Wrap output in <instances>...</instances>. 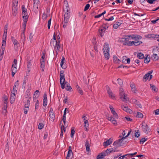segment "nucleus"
<instances>
[{
	"instance_id": "7ed1b4c3",
	"label": "nucleus",
	"mask_w": 159,
	"mask_h": 159,
	"mask_svg": "<svg viewBox=\"0 0 159 159\" xmlns=\"http://www.w3.org/2000/svg\"><path fill=\"white\" fill-rule=\"evenodd\" d=\"M22 15L24 19L23 23H25V24H26L28 18V16L27 13V10L25 9L24 5L22 6Z\"/></svg>"
},
{
	"instance_id": "7c9ffc66",
	"label": "nucleus",
	"mask_w": 159,
	"mask_h": 159,
	"mask_svg": "<svg viewBox=\"0 0 159 159\" xmlns=\"http://www.w3.org/2000/svg\"><path fill=\"white\" fill-rule=\"evenodd\" d=\"M5 50V48H1V49L0 50V61H1L3 58Z\"/></svg>"
},
{
	"instance_id": "a18cd8bd",
	"label": "nucleus",
	"mask_w": 159,
	"mask_h": 159,
	"mask_svg": "<svg viewBox=\"0 0 159 159\" xmlns=\"http://www.w3.org/2000/svg\"><path fill=\"white\" fill-rule=\"evenodd\" d=\"M150 88L153 91L156 92L157 91V89H156V87L153 85L150 84Z\"/></svg>"
},
{
	"instance_id": "b1692460",
	"label": "nucleus",
	"mask_w": 159,
	"mask_h": 159,
	"mask_svg": "<svg viewBox=\"0 0 159 159\" xmlns=\"http://www.w3.org/2000/svg\"><path fill=\"white\" fill-rule=\"evenodd\" d=\"M16 98L15 94L12 93L10 97V103L12 104L14 102Z\"/></svg>"
},
{
	"instance_id": "c756f323",
	"label": "nucleus",
	"mask_w": 159,
	"mask_h": 159,
	"mask_svg": "<svg viewBox=\"0 0 159 159\" xmlns=\"http://www.w3.org/2000/svg\"><path fill=\"white\" fill-rule=\"evenodd\" d=\"M159 35L157 34H150L148 35V37L149 38L155 39V38H158Z\"/></svg>"
},
{
	"instance_id": "5fc2aeb1",
	"label": "nucleus",
	"mask_w": 159,
	"mask_h": 159,
	"mask_svg": "<svg viewBox=\"0 0 159 159\" xmlns=\"http://www.w3.org/2000/svg\"><path fill=\"white\" fill-rule=\"evenodd\" d=\"M140 135L139 132V130H138L137 132L135 131L134 133V136L135 137L138 138Z\"/></svg>"
},
{
	"instance_id": "a19ab883",
	"label": "nucleus",
	"mask_w": 159,
	"mask_h": 159,
	"mask_svg": "<svg viewBox=\"0 0 159 159\" xmlns=\"http://www.w3.org/2000/svg\"><path fill=\"white\" fill-rule=\"evenodd\" d=\"M138 58L140 59H142L144 58V56L143 54L142 53H139L137 55Z\"/></svg>"
},
{
	"instance_id": "2eb2a0df",
	"label": "nucleus",
	"mask_w": 159,
	"mask_h": 159,
	"mask_svg": "<svg viewBox=\"0 0 159 159\" xmlns=\"http://www.w3.org/2000/svg\"><path fill=\"white\" fill-rule=\"evenodd\" d=\"M26 24H25V23H23L22 26H23V30H22V32L21 33V39H23V40L24 41L25 40V28H26Z\"/></svg>"
},
{
	"instance_id": "6ab92c4d",
	"label": "nucleus",
	"mask_w": 159,
	"mask_h": 159,
	"mask_svg": "<svg viewBox=\"0 0 159 159\" xmlns=\"http://www.w3.org/2000/svg\"><path fill=\"white\" fill-rule=\"evenodd\" d=\"M121 108L125 111L128 113H130L132 111L127 106H125L124 105H121Z\"/></svg>"
},
{
	"instance_id": "79ce46f5",
	"label": "nucleus",
	"mask_w": 159,
	"mask_h": 159,
	"mask_svg": "<svg viewBox=\"0 0 159 159\" xmlns=\"http://www.w3.org/2000/svg\"><path fill=\"white\" fill-rule=\"evenodd\" d=\"M125 42H124L123 43V44L124 45H127L126 44H127L129 42H131L132 41H129V39L128 37H125Z\"/></svg>"
},
{
	"instance_id": "37998d69",
	"label": "nucleus",
	"mask_w": 159,
	"mask_h": 159,
	"mask_svg": "<svg viewBox=\"0 0 159 159\" xmlns=\"http://www.w3.org/2000/svg\"><path fill=\"white\" fill-rule=\"evenodd\" d=\"M113 61L116 63H119L120 61V60L117 58L116 56H113Z\"/></svg>"
},
{
	"instance_id": "f704fd0d",
	"label": "nucleus",
	"mask_w": 159,
	"mask_h": 159,
	"mask_svg": "<svg viewBox=\"0 0 159 159\" xmlns=\"http://www.w3.org/2000/svg\"><path fill=\"white\" fill-rule=\"evenodd\" d=\"M123 139H122V138L121 139H120L118 140H117L115 141L113 143V145L114 146H115V145H116L117 144L119 143L120 142H121V143L122 142V140Z\"/></svg>"
},
{
	"instance_id": "69168bd1",
	"label": "nucleus",
	"mask_w": 159,
	"mask_h": 159,
	"mask_svg": "<svg viewBox=\"0 0 159 159\" xmlns=\"http://www.w3.org/2000/svg\"><path fill=\"white\" fill-rule=\"evenodd\" d=\"M147 139H146L145 138H143L140 141V143L143 144L144 142H145L146 141H147Z\"/></svg>"
},
{
	"instance_id": "3c124183",
	"label": "nucleus",
	"mask_w": 159,
	"mask_h": 159,
	"mask_svg": "<svg viewBox=\"0 0 159 159\" xmlns=\"http://www.w3.org/2000/svg\"><path fill=\"white\" fill-rule=\"evenodd\" d=\"M25 98L28 99H29L30 98V99L31 97L30 95V93L29 92H27L25 93Z\"/></svg>"
},
{
	"instance_id": "4c0bfd02",
	"label": "nucleus",
	"mask_w": 159,
	"mask_h": 159,
	"mask_svg": "<svg viewBox=\"0 0 159 159\" xmlns=\"http://www.w3.org/2000/svg\"><path fill=\"white\" fill-rule=\"evenodd\" d=\"M137 114L136 115V117L139 118H142L143 117V114L141 112H137L135 113V114Z\"/></svg>"
},
{
	"instance_id": "39448f33",
	"label": "nucleus",
	"mask_w": 159,
	"mask_h": 159,
	"mask_svg": "<svg viewBox=\"0 0 159 159\" xmlns=\"http://www.w3.org/2000/svg\"><path fill=\"white\" fill-rule=\"evenodd\" d=\"M70 14L68 13H65L64 15V24L63 27L65 28L66 27L68 22L69 21L70 17Z\"/></svg>"
},
{
	"instance_id": "4d7b16f0",
	"label": "nucleus",
	"mask_w": 159,
	"mask_h": 159,
	"mask_svg": "<svg viewBox=\"0 0 159 159\" xmlns=\"http://www.w3.org/2000/svg\"><path fill=\"white\" fill-rule=\"evenodd\" d=\"M98 155H100V156L102 159L105 156H107V154H106V153L104 152H103L101 153H100Z\"/></svg>"
},
{
	"instance_id": "49530a36",
	"label": "nucleus",
	"mask_w": 159,
	"mask_h": 159,
	"mask_svg": "<svg viewBox=\"0 0 159 159\" xmlns=\"http://www.w3.org/2000/svg\"><path fill=\"white\" fill-rule=\"evenodd\" d=\"M36 103L35 104V111H36V109H38L39 107V101L38 100H36Z\"/></svg>"
},
{
	"instance_id": "f257e3e1",
	"label": "nucleus",
	"mask_w": 159,
	"mask_h": 159,
	"mask_svg": "<svg viewBox=\"0 0 159 159\" xmlns=\"http://www.w3.org/2000/svg\"><path fill=\"white\" fill-rule=\"evenodd\" d=\"M109 47L108 44L105 43L103 46L102 50L104 53L105 58L107 60L109 58Z\"/></svg>"
},
{
	"instance_id": "5701e85b",
	"label": "nucleus",
	"mask_w": 159,
	"mask_h": 159,
	"mask_svg": "<svg viewBox=\"0 0 159 159\" xmlns=\"http://www.w3.org/2000/svg\"><path fill=\"white\" fill-rule=\"evenodd\" d=\"M57 41L55 34H54L53 35V39H52L50 42V44L51 46H54L55 43H57Z\"/></svg>"
},
{
	"instance_id": "052dcab7",
	"label": "nucleus",
	"mask_w": 159,
	"mask_h": 159,
	"mask_svg": "<svg viewBox=\"0 0 159 159\" xmlns=\"http://www.w3.org/2000/svg\"><path fill=\"white\" fill-rule=\"evenodd\" d=\"M34 36V34L32 33H30V42H31L33 40V37Z\"/></svg>"
},
{
	"instance_id": "393cba45",
	"label": "nucleus",
	"mask_w": 159,
	"mask_h": 159,
	"mask_svg": "<svg viewBox=\"0 0 159 159\" xmlns=\"http://www.w3.org/2000/svg\"><path fill=\"white\" fill-rule=\"evenodd\" d=\"M61 85V87L62 89H63L65 88V85L66 84V83L65 82V78H63L61 80V82L60 83Z\"/></svg>"
},
{
	"instance_id": "72a5a7b5",
	"label": "nucleus",
	"mask_w": 159,
	"mask_h": 159,
	"mask_svg": "<svg viewBox=\"0 0 159 159\" xmlns=\"http://www.w3.org/2000/svg\"><path fill=\"white\" fill-rule=\"evenodd\" d=\"M66 90L67 91L71 92L72 91V89L71 87L70 86L69 84H66V86L65 88Z\"/></svg>"
},
{
	"instance_id": "bf43d9fd",
	"label": "nucleus",
	"mask_w": 159,
	"mask_h": 159,
	"mask_svg": "<svg viewBox=\"0 0 159 159\" xmlns=\"http://www.w3.org/2000/svg\"><path fill=\"white\" fill-rule=\"evenodd\" d=\"M60 83H61V80L62 79H63V78H65V75H64V73L60 74Z\"/></svg>"
},
{
	"instance_id": "dca6fc26",
	"label": "nucleus",
	"mask_w": 159,
	"mask_h": 159,
	"mask_svg": "<svg viewBox=\"0 0 159 159\" xmlns=\"http://www.w3.org/2000/svg\"><path fill=\"white\" fill-rule=\"evenodd\" d=\"M107 119L111 121V122L115 125H117V122L113 118L112 116H107Z\"/></svg>"
},
{
	"instance_id": "1a4fd4ad",
	"label": "nucleus",
	"mask_w": 159,
	"mask_h": 159,
	"mask_svg": "<svg viewBox=\"0 0 159 159\" xmlns=\"http://www.w3.org/2000/svg\"><path fill=\"white\" fill-rule=\"evenodd\" d=\"M132 41L131 42H129L127 43V45L128 46H131L134 45L135 46H138L141 44L143 42L141 41L136 40Z\"/></svg>"
},
{
	"instance_id": "4be33fe9",
	"label": "nucleus",
	"mask_w": 159,
	"mask_h": 159,
	"mask_svg": "<svg viewBox=\"0 0 159 159\" xmlns=\"http://www.w3.org/2000/svg\"><path fill=\"white\" fill-rule=\"evenodd\" d=\"M40 92L38 90H36L34 94L33 98L34 100H35L36 98H38L40 96Z\"/></svg>"
},
{
	"instance_id": "6e6d98bb",
	"label": "nucleus",
	"mask_w": 159,
	"mask_h": 159,
	"mask_svg": "<svg viewBox=\"0 0 159 159\" xmlns=\"http://www.w3.org/2000/svg\"><path fill=\"white\" fill-rule=\"evenodd\" d=\"M47 17V16L46 14L44 12L42 15V19H43L45 20Z\"/></svg>"
},
{
	"instance_id": "9d476101",
	"label": "nucleus",
	"mask_w": 159,
	"mask_h": 159,
	"mask_svg": "<svg viewBox=\"0 0 159 159\" xmlns=\"http://www.w3.org/2000/svg\"><path fill=\"white\" fill-rule=\"evenodd\" d=\"M152 72L153 70H151L146 74L143 77V80H145V81H146L148 79H149V80H150L152 77V76L151 75Z\"/></svg>"
},
{
	"instance_id": "13d9d810",
	"label": "nucleus",
	"mask_w": 159,
	"mask_h": 159,
	"mask_svg": "<svg viewBox=\"0 0 159 159\" xmlns=\"http://www.w3.org/2000/svg\"><path fill=\"white\" fill-rule=\"evenodd\" d=\"M17 70L16 67V66H14V64H13L11 68V70L12 71L16 72Z\"/></svg>"
},
{
	"instance_id": "aec40b11",
	"label": "nucleus",
	"mask_w": 159,
	"mask_h": 159,
	"mask_svg": "<svg viewBox=\"0 0 159 159\" xmlns=\"http://www.w3.org/2000/svg\"><path fill=\"white\" fill-rule=\"evenodd\" d=\"M106 87L107 89V93L110 97L112 98H114L115 96L111 91L110 90L109 87L108 86H107Z\"/></svg>"
},
{
	"instance_id": "473e14b6",
	"label": "nucleus",
	"mask_w": 159,
	"mask_h": 159,
	"mask_svg": "<svg viewBox=\"0 0 159 159\" xmlns=\"http://www.w3.org/2000/svg\"><path fill=\"white\" fill-rule=\"evenodd\" d=\"M73 154L71 150L70 149L68 150V153L66 156V158L67 159H70L71 155Z\"/></svg>"
},
{
	"instance_id": "4468645a",
	"label": "nucleus",
	"mask_w": 159,
	"mask_h": 159,
	"mask_svg": "<svg viewBox=\"0 0 159 159\" xmlns=\"http://www.w3.org/2000/svg\"><path fill=\"white\" fill-rule=\"evenodd\" d=\"M64 4H65L66 8L64 9V11H66L65 13H68L69 14H70V9L69 7L68 3L67 1H65L64 2Z\"/></svg>"
},
{
	"instance_id": "a211bd4d",
	"label": "nucleus",
	"mask_w": 159,
	"mask_h": 159,
	"mask_svg": "<svg viewBox=\"0 0 159 159\" xmlns=\"http://www.w3.org/2000/svg\"><path fill=\"white\" fill-rule=\"evenodd\" d=\"M106 30V27H102L99 30V35L102 37L104 35V34Z\"/></svg>"
},
{
	"instance_id": "6e6552de",
	"label": "nucleus",
	"mask_w": 159,
	"mask_h": 159,
	"mask_svg": "<svg viewBox=\"0 0 159 159\" xmlns=\"http://www.w3.org/2000/svg\"><path fill=\"white\" fill-rule=\"evenodd\" d=\"M125 37H128L130 39L139 40L142 39V37L138 34L126 35Z\"/></svg>"
},
{
	"instance_id": "58836bf2",
	"label": "nucleus",
	"mask_w": 159,
	"mask_h": 159,
	"mask_svg": "<svg viewBox=\"0 0 159 159\" xmlns=\"http://www.w3.org/2000/svg\"><path fill=\"white\" fill-rule=\"evenodd\" d=\"M3 104H7L8 102L7 101L8 98L7 96H4L3 97Z\"/></svg>"
},
{
	"instance_id": "ddd939ff",
	"label": "nucleus",
	"mask_w": 159,
	"mask_h": 159,
	"mask_svg": "<svg viewBox=\"0 0 159 159\" xmlns=\"http://www.w3.org/2000/svg\"><path fill=\"white\" fill-rule=\"evenodd\" d=\"M60 40H58L57 43H55L54 49L56 50L57 54H58V51L60 50Z\"/></svg>"
},
{
	"instance_id": "20e7f679",
	"label": "nucleus",
	"mask_w": 159,
	"mask_h": 159,
	"mask_svg": "<svg viewBox=\"0 0 159 159\" xmlns=\"http://www.w3.org/2000/svg\"><path fill=\"white\" fill-rule=\"evenodd\" d=\"M22 15L24 19L23 23H25V24H26L28 18V16L27 13V10L25 9L24 5L22 6Z\"/></svg>"
},
{
	"instance_id": "0eeeda50",
	"label": "nucleus",
	"mask_w": 159,
	"mask_h": 159,
	"mask_svg": "<svg viewBox=\"0 0 159 159\" xmlns=\"http://www.w3.org/2000/svg\"><path fill=\"white\" fill-rule=\"evenodd\" d=\"M120 98L123 101L125 102L127 101V97L125 95V93L124 92L123 89L122 88H120L119 89Z\"/></svg>"
},
{
	"instance_id": "423d86ee",
	"label": "nucleus",
	"mask_w": 159,
	"mask_h": 159,
	"mask_svg": "<svg viewBox=\"0 0 159 159\" xmlns=\"http://www.w3.org/2000/svg\"><path fill=\"white\" fill-rule=\"evenodd\" d=\"M142 127L143 131L146 134H148L150 131L151 129L148 125L144 122H143L142 124Z\"/></svg>"
},
{
	"instance_id": "0e129e2a",
	"label": "nucleus",
	"mask_w": 159,
	"mask_h": 159,
	"mask_svg": "<svg viewBox=\"0 0 159 159\" xmlns=\"http://www.w3.org/2000/svg\"><path fill=\"white\" fill-rule=\"evenodd\" d=\"M90 4H87L85 7L84 8V11H86L90 7Z\"/></svg>"
},
{
	"instance_id": "8fccbe9b",
	"label": "nucleus",
	"mask_w": 159,
	"mask_h": 159,
	"mask_svg": "<svg viewBox=\"0 0 159 159\" xmlns=\"http://www.w3.org/2000/svg\"><path fill=\"white\" fill-rule=\"evenodd\" d=\"M150 60L149 57H145L144 59V62L146 63H148L149 62Z\"/></svg>"
},
{
	"instance_id": "de8ad7c7",
	"label": "nucleus",
	"mask_w": 159,
	"mask_h": 159,
	"mask_svg": "<svg viewBox=\"0 0 159 159\" xmlns=\"http://www.w3.org/2000/svg\"><path fill=\"white\" fill-rule=\"evenodd\" d=\"M74 128L72 127L71 128L70 136L71 138H73L75 133V131L74 130Z\"/></svg>"
},
{
	"instance_id": "680f3d73",
	"label": "nucleus",
	"mask_w": 159,
	"mask_h": 159,
	"mask_svg": "<svg viewBox=\"0 0 159 159\" xmlns=\"http://www.w3.org/2000/svg\"><path fill=\"white\" fill-rule=\"evenodd\" d=\"M44 126L43 124L42 123H39L38 126V128L40 129H42Z\"/></svg>"
},
{
	"instance_id": "a878e982",
	"label": "nucleus",
	"mask_w": 159,
	"mask_h": 159,
	"mask_svg": "<svg viewBox=\"0 0 159 159\" xmlns=\"http://www.w3.org/2000/svg\"><path fill=\"white\" fill-rule=\"evenodd\" d=\"M6 38H5V37H3V36H2V41L1 48H5Z\"/></svg>"
},
{
	"instance_id": "2f4dec72",
	"label": "nucleus",
	"mask_w": 159,
	"mask_h": 159,
	"mask_svg": "<svg viewBox=\"0 0 159 159\" xmlns=\"http://www.w3.org/2000/svg\"><path fill=\"white\" fill-rule=\"evenodd\" d=\"M76 88L78 93H79L81 95H83V91L82 90L81 88L78 86V84L76 85Z\"/></svg>"
},
{
	"instance_id": "603ef678",
	"label": "nucleus",
	"mask_w": 159,
	"mask_h": 159,
	"mask_svg": "<svg viewBox=\"0 0 159 159\" xmlns=\"http://www.w3.org/2000/svg\"><path fill=\"white\" fill-rule=\"evenodd\" d=\"M129 154H125V155H123L122 156L120 157L118 159H128L126 157V156H127L128 155H129Z\"/></svg>"
},
{
	"instance_id": "c85d7f7f",
	"label": "nucleus",
	"mask_w": 159,
	"mask_h": 159,
	"mask_svg": "<svg viewBox=\"0 0 159 159\" xmlns=\"http://www.w3.org/2000/svg\"><path fill=\"white\" fill-rule=\"evenodd\" d=\"M156 53L154 52V54H153L151 57L152 59L154 61H156L159 58L158 56L157 55V54H156L157 53Z\"/></svg>"
},
{
	"instance_id": "f8f14e48",
	"label": "nucleus",
	"mask_w": 159,
	"mask_h": 159,
	"mask_svg": "<svg viewBox=\"0 0 159 159\" xmlns=\"http://www.w3.org/2000/svg\"><path fill=\"white\" fill-rule=\"evenodd\" d=\"M34 2L33 9L36 10L38 9L39 5L40 4V1L39 0H33Z\"/></svg>"
},
{
	"instance_id": "9b49d317",
	"label": "nucleus",
	"mask_w": 159,
	"mask_h": 159,
	"mask_svg": "<svg viewBox=\"0 0 159 159\" xmlns=\"http://www.w3.org/2000/svg\"><path fill=\"white\" fill-rule=\"evenodd\" d=\"M49 119L51 121H53L55 119V114L54 113L53 111V109L52 108L50 109L49 112Z\"/></svg>"
},
{
	"instance_id": "bb28decb",
	"label": "nucleus",
	"mask_w": 159,
	"mask_h": 159,
	"mask_svg": "<svg viewBox=\"0 0 159 159\" xmlns=\"http://www.w3.org/2000/svg\"><path fill=\"white\" fill-rule=\"evenodd\" d=\"M41 70L42 71H44V68L45 65V61H40Z\"/></svg>"
},
{
	"instance_id": "338daca9",
	"label": "nucleus",
	"mask_w": 159,
	"mask_h": 159,
	"mask_svg": "<svg viewBox=\"0 0 159 159\" xmlns=\"http://www.w3.org/2000/svg\"><path fill=\"white\" fill-rule=\"evenodd\" d=\"M45 57V54L44 53H43V55L41 58L40 61H45L44 59Z\"/></svg>"
},
{
	"instance_id": "f03ea898",
	"label": "nucleus",
	"mask_w": 159,
	"mask_h": 159,
	"mask_svg": "<svg viewBox=\"0 0 159 159\" xmlns=\"http://www.w3.org/2000/svg\"><path fill=\"white\" fill-rule=\"evenodd\" d=\"M18 0H13L12 4V14L14 16H16L17 12L18 2Z\"/></svg>"
},
{
	"instance_id": "e2e57ef3",
	"label": "nucleus",
	"mask_w": 159,
	"mask_h": 159,
	"mask_svg": "<svg viewBox=\"0 0 159 159\" xmlns=\"http://www.w3.org/2000/svg\"><path fill=\"white\" fill-rule=\"evenodd\" d=\"M112 114L113 115V116L114 117L116 118V119H118V116L116 112L115 111V112H112Z\"/></svg>"
},
{
	"instance_id": "c03bdc74",
	"label": "nucleus",
	"mask_w": 159,
	"mask_h": 159,
	"mask_svg": "<svg viewBox=\"0 0 159 159\" xmlns=\"http://www.w3.org/2000/svg\"><path fill=\"white\" fill-rule=\"evenodd\" d=\"M154 51L155 52H156V54H159V48L158 47H157L156 48L153 49L152 52L153 54H154Z\"/></svg>"
},
{
	"instance_id": "c9c22d12",
	"label": "nucleus",
	"mask_w": 159,
	"mask_h": 159,
	"mask_svg": "<svg viewBox=\"0 0 159 159\" xmlns=\"http://www.w3.org/2000/svg\"><path fill=\"white\" fill-rule=\"evenodd\" d=\"M13 44H14V48L15 50H17L19 46V44L18 41L14 42L13 43Z\"/></svg>"
},
{
	"instance_id": "412c9836",
	"label": "nucleus",
	"mask_w": 159,
	"mask_h": 159,
	"mask_svg": "<svg viewBox=\"0 0 159 159\" xmlns=\"http://www.w3.org/2000/svg\"><path fill=\"white\" fill-rule=\"evenodd\" d=\"M112 141L113 139L112 138H110L108 140L103 143V146H106L109 145L112 143Z\"/></svg>"
},
{
	"instance_id": "f3484780",
	"label": "nucleus",
	"mask_w": 159,
	"mask_h": 159,
	"mask_svg": "<svg viewBox=\"0 0 159 159\" xmlns=\"http://www.w3.org/2000/svg\"><path fill=\"white\" fill-rule=\"evenodd\" d=\"M118 151H117L116 148H111L107 149L104 152L106 153V154H107V155H108L109 154L111 153L112 152H118Z\"/></svg>"
},
{
	"instance_id": "09e8293b",
	"label": "nucleus",
	"mask_w": 159,
	"mask_h": 159,
	"mask_svg": "<svg viewBox=\"0 0 159 159\" xmlns=\"http://www.w3.org/2000/svg\"><path fill=\"white\" fill-rule=\"evenodd\" d=\"M65 60V58L63 57H62V59L61 60V62L60 65L62 67V68H64V67H63V65L64 63V61Z\"/></svg>"
},
{
	"instance_id": "cd10ccee",
	"label": "nucleus",
	"mask_w": 159,
	"mask_h": 159,
	"mask_svg": "<svg viewBox=\"0 0 159 159\" xmlns=\"http://www.w3.org/2000/svg\"><path fill=\"white\" fill-rule=\"evenodd\" d=\"M8 29V26L7 24L4 27V32L3 36V37H5V38H7V30Z\"/></svg>"
},
{
	"instance_id": "ea45409f",
	"label": "nucleus",
	"mask_w": 159,
	"mask_h": 159,
	"mask_svg": "<svg viewBox=\"0 0 159 159\" xmlns=\"http://www.w3.org/2000/svg\"><path fill=\"white\" fill-rule=\"evenodd\" d=\"M121 23L119 22H116L115 24L113 25V28L114 29H116L118 28L119 26L121 25Z\"/></svg>"
},
{
	"instance_id": "e433bc0d",
	"label": "nucleus",
	"mask_w": 159,
	"mask_h": 159,
	"mask_svg": "<svg viewBox=\"0 0 159 159\" xmlns=\"http://www.w3.org/2000/svg\"><path fill=\"white\" fill-rule=\"evenodd\" d=\"M84 126L85 127V129H86L85 130L86 131H88V129L87 127L89 126L88 121V120H85L84 121Z\"/></svg>"
},
{
	"instance_id": "864d4df0",
	"label": "nucleus",
	"mask_w": 159,
	"mask_h": 159,
	"mask_svg": "<svg viewBox=\"0 0 159 159\" xmlns=\"http://www.w3.org/2000/svg\"><path fill=\"white\" fill-rule=\"evenodd\" d=\"M118 84L120 86H121L123 84V81L121 79H118L117 80Z\"/></svg>"
},
{
	"instance_id": "774afa93",
	"label": "nucleus",
	"mask_w": 159,
	"mask_h": 159,
	"mask_svg": "<svg viewBox=\"0 0 159 159\" xmlns=\"http://www.w3.org/2000/svg\"><path fill=\"white\" fill-rule=\"evenodd\" d=\"M109 108H110L111 112L112 113L115 111L114 108L112 107V106L111 105H109Z\"/></svg>"
}]
</instances>
